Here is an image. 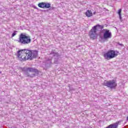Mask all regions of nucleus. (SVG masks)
Instances as JSON below:
<instances>
[{
  "label": "nucleus",
  "instance_id": "3",
  "mask_svg": "<svg viewBox=\"0 0 128 128\" xmlns=\"http://www.w3.org/2000/svg\"><path fill=\"white\" fill-rule=\"evenodd\" d=\"M18 40V42L20 44H30L32 42L30 36H26L24 34V33H22L20 35Z\"/></svg>",
  "mask_w": 128,
  "mask_h": 128
},
{
  "label": "nucleus",
  "instance_id": "6",
  "mask_svg": "<svg viewBox=\"0 0 128 128\" xmlns=\"http://www.w3.org/2000/svg\"><path fill=\"white\" fill-rule=\"evenodd\" d=\"M101 32H104L103 38L104 40H108L112 38V32L108 29H103L102 30Z\"/></svg>",
  "mask_w": 128,
  "mask_h": 128
},
{
  "label": "nucleus",
  "instance_id": "7",
  "mask_svg": "<svg viewBox=\"0 0 128 128\" xmlns=\"http://www.w3.org/2000/svg\"><path fill=\"white\" fill-rule=\"evenodd\" d=\"M17 54L18 60H21L22 62V60H28L26 58V54H22V50L18 51L17 52Z\"/></svg>",
  "mask_w": 128,
  "mask_h": 128
},
{
  "label": "nucleus",
  "instance_id": "10",
  "mask_svg": "<svg viewBox=\"0 0 128 128\" xmlns=\"http://www.w3.org/2000/svg\"><path fill=\"white\" fill-rule=\"evenodd\" d=\"M86 16L88 18H90V16H92V10H88L86 12Z\"/></svg>",
  "mask_w": 128,
  "mask_h": 128
},
{
  "label": "nucleus",
  "instance_id": "9",
  "mask_svg": "<svg viewBox=\"0 0 128 128\" xmlns=\"http://www.w3.org/2000/svg\"><path fill=\"white\" fill-rule=\"evenodd\" d=\"M38 52L37 50H32L31 51V58L30 60H32V58H36V56H38Z\"/></svg>",
  "mask_w": 128,
  "mask_h": 128
},
{
  "label": "nucleus",
  "instance_id": "16",
  "mask_svg": "<svg viewBox=\"0 0 128 128\" xmlns=\"http://www.w3.org/2000/svg\"><path fill=\"white\" fill-rule=\"evenodd\" d=\"M119 44V46H124V44Z\"/></svg>",
  "mask_w": 128,
  "mask_h": 128
},
{
  "label": "nucleus",
  "instance_id": "17",
  "mask_svg": "<svg viewBox=\"0 0 128 128\" xmlns=\"http://www.w3.org/2000/svg\"><path fill=\"white\" fill-rule=\"evenodd\" d=\"M0 74H2V72H0Z\"/></svg>",
  "mask_w": 128,
  "mask_h": 128
},
{
  "label": "nucleus",
  "instance_id": "12",
  "mask_svg": "<svg viewBox=\"0 0 128 128\" xmlns=\"http://www.w3.org/2000/svg\"><path fill=\"white\" fill-rule=\"evenodd\" d=\"M50 8V3H45V6H44V8Z\"/></svg>",
  "mask_w": 128,
  "mask_h": 128
},
{
  "label": "nucleus",
  "instance_id": "5",
  "mask_svg": "<svg viewBox=\"0 0 128 128\" xmlns=\"http://www.w3.org/2000/svg\"><path fill=\"white\" fill-rule=\"evenodd\" d=\"M116 56H118V54H116V51L114 50H109L104 54V58L108 60L114 58Z\"/></svg>",
  "mask_w": 128,
  "mask_h": 128
},
{
  "label": "nucleus",
  "instance_id": "1",
  "mask_svg": "<svg viewBox=\"0 0 128 128\" xmlns=\"http://www.w3.org/2000/svg\"><path fill=\"white\" fill-rule=\"evenodd\" d=\"M18 70L23 72L24 74L30 78H34V76H36H36H38V74H40V71H38V70L32 68L24 67L22 68V67H20Z\"/></svg>",
  "mask_w": 128,
  "mask_h": 128
},
{
  "label": "nucleus",
  "instance_id": "4",
  "mask_svg": "<svg viewBox=\"0 0 128 128\" xmlns=\"http://www.w3.org/2000/svg\"><path fill=\"white\" fill-rule=\"evenodd\" d=\"M104 86L109 88H116L118 86L116 80H105L104 82Z\"/></svg>",
  "mask_w": 128,
  "mask_h": 128
},
{
  "label": "nucleus",
  "instance_id": "2",
  "mask_svg": "<svg viewBox=\"0 0 128 128\" xmlns=\"http://www.w3.org/2000/svg\"><path fill=\"white\" fill-rule=\"evenodd\" d=\"M104 29V26L96 24L92 28L89 32V36L92 40H96L98 38V32Z\"/></svg>",
  "mask_w": 128,
  "mask_h": 128
},
{
  "label": "nucleus",
  "instance_id": "11",
  "mask_svg": "<svg viewBox=\"0 0 128 128\" xmlns=\"http://www.w3.org/2000/svg\"><path fill=\"white\" fill-rule=\"evenodd\" d=\"M44 6H45V3L44 2L39 3L38 4V6H39V8H44Z\"/></svg>",
  "mask_w": 128,
  "mask_h": 128
},
{
  "label": "nucleus",
  "instance_id": "8",
  "mask_svg": "<svg viewBox=\"0 0 128 128\" xmlns=\"http://www.w3.org/2000/svg\"><path fill=\"white\" fill-rule=\"evenodd\" d=\"M22 54H25L26 58H28V60H30L32 50H22Z\"/></svg>",
  "mask_w": 128,
  "mask_h": 128
},
{
  "label": "nucleus",
  "instance_id": "15",
  "mask_svg": "<svg viewBox=\"0 0 128 128\" xmlns=\"http://www.w3.org/2000/svg\"><path fill=\"white\" fill-rule=\"evenodd\" d=\"M48 64H52V60H47Z\"/></svg>",
  "mask_w": 128,
  "mask_h": 128
},
{
  "label": "nucleus",
  "instance_id": "14",
  "mask_svg": "<svg viewBox=\"0 0 128 128\" xmlns=\"http://www.w3.org/2000/svg\"><path fill=\"white\" fill-rule=\"evenodd\" d=\"M16 32H16V31L14 32L12 34V38H14V36L16 35Z\"/></svg>",
  "mask_w": 128,
  "mask_h": 128
},
{
  "label": "nucleus",
  "instance_id": "13",
  "mask_svg": "<svg viewBox=\"0 0 128 128\" xmlns=\"http://www.w3.org/2000/svg\"><path fill=\"white\" fill-rule=\"evenodd\" d=\"M118 14H119V17L120 20H122V9H120L118 10Z\"/></svg>",
  "mask_w": 128,
  "mask_h": 128
}]
</instances>
